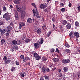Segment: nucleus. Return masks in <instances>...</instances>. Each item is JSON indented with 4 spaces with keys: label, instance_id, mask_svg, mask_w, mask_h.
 <instances>
[{
    "label": "nucleus",
    "instance_id": "f257e3e1",
    "mask_svg": "<svg viewBox=\"0 0 80 80\" xmlns=\"http://www.w3.org/2000/svg\"><path fill=\"white\" fill-rule=\"evenodd\" d=\"M11 28H12V27L11 26H8L5 29V32H7V33L6 34V37H8L10 35V33L11 32L10 29H11Z\"/></svg>",
    "mask_w": 80,
    "mask_h": 80
},
{
    "label": "nucleus",
    "instance_id": "f03ea898",
    "mask_svg": "<svg viewBox=\"0 0 80 80\" xmlns=\"http://www.w3.org/2000/svg\"><path fill=\"white\" fill-rule=\"evenodd\" d=\"M32 12L33 13V16H35L36 15V17H37L38 18H40V16L39 15V14H38V12L37 11H35L34 9H33L32 10Z\"/></svg>",
    "mask_w": 80,
    "mask_h": 80
},
{
    "label": "nucleus",
    "instance_id": "7ed1b4c3",
    "mask_svg": "<svg viewBox=\"0 0 80 80\" xmlns=\"http://www.w3.org/2000/svg\"><path fill=\"white\" fill-rule=\"evenodd\" d=\"M33 57L36 58V59L37 60H39L41 58L40 56H39L38 54L36 52L34 53Z\"/></svg>",
    "mask_w": 80,
    "mask_h": 80
},
{
    "label": "nucleus",
    "instance_id": "20e7f679",
    "mask_svg": "<svg viewBox=\"0 0 80 80\" xmlns=\"http://www.w3.org/2000/svg\"><path fill=\"white\" fill-rule=\"evenodd\" d=\"M47 3H45L44 5L43 4H41L40 6V8L42 9H44V8H47Z\"/></svg>",
    "mask_w": 80,
    "mask_h": 80
},
{
    "label": "nucleus",
    "instance_id": "39448f33",
    "mask_svg": "<svg viewBox=\"0 0 80 80\" xmlns=\"http://www.w3.org/2000/svg\"><path fill=\"white\" fill-rule=\"evenodd\" d=\"M58 78H62L63 79L64 78V76L62 74V73L61 72H59L58 74Z\"/></svg>",
    "mask_w": 80,
    "mask_h": 80
},
{
    "label": "nucleus",
    "instance_id": "423d86ee",
    "mask_svg": "<svg viewBox=\"0 0 80 80\" xmlns=\"http://www.w3.org/2000/svg\"><path fill=\"white\" fill-rule=\"evenodd\" d=\"M70 62V59H63L62 60V63L64 64H67V63H69V62Z\"/></svg>",
    "mask_w": 80,
    "mask_h": 80
},
{
    "label": "nucleus",
    "instance_id": "0eeeda50",
    "mask_svg": "<svg viewBox=\"0 0 80 80\" xmlns=\"http://www.w3.org/2000/svg\"><path fill=\"white\" fill-rule=\"evenodd\" d=\"M25 75H26V74L25 72H22L20 73V76L21 78H23Z\"/></svg>",
    "mask_w": 80,
    "mask_h": 80
},
{
    "label": "nucleus",
    "instance_id": "6e6552de",
    "mask_svg": "<svg viewBox=\"0 0 80 80\" xmlns=\"http://www.w3.org/2000/svg\"><path fill=\"white\" fill-rule=\"evenodd\" d=\"M19 28L20 30L22 28V27L23 26H25V23L23 22H20L19 23Z\"/></svg>",
    "mask_w": 80,
    "mask_h": 80
},
{
    "label": "nucleus",
    "instance_id": "1a4fd4ad",
    "mask_svg": "<svg viewBox=\"0 0 80 80\" xmlns=\"http://www.w3.org/2000/svg\"><path fill=\"white\" fill-rule=\"evenodd\" d=\"M40 45L37 42L35 43L34 44V45L35 48H36V49H37L39 48V45Z\"/></svg>",
    "mask_w": 80,
    "mask_h": 80
},
{
    "label": "nucleus",
    "instance_id": "9d476101",
    "mask_svg": "<svg viewBox=\"0 0 80 80\" xmlns=\"http://www.w3.org/2000/svg\"><path fill=\"white\" fill-rule=\"evenodd\" d=\"M39 44H42L43 43V38H41L39 39L38 41Z\"/></svg>",
    "mask_w": 80,
    "mask_h": 80
},
{
    "label": "nucleus",
    "instance_id": "9b49d317",
    "mask_svg": "<svg viewBox=\"0 0 80 80\" xmlns=\"http://www.w3.org/2000/svg\"><path fill=\"white\" fill-rule=\"evenodd\" d=\"M17 43V41L16 40H14L12 41V45L13 46V45H16V44Z\"/></svg>",
    "mask_w": 80,
    "mask_h": 80
},
{
    "label": "nucleus",
    "instance_id": "f8f14e48",
    "mask_svg": "<svg viewBox=\"0 0 80 80\" xmlns=\"http://www.w3.org/2000/svg\"><path fill=\"white\" fill-rule=\"evenodd\" d=\"M37 33L38 35H40L42 33V29H38L37 31Z\"/></svg>",
    "mask_w": 80,
    "mask_h": 80
},
{
    "label": "nucleus",
    "instance_id": "ddd939ff",
    "mask_svg": "<svg viewBox=\"0 0 80 80\" xmlns=\"http://www.w3.org/2000/svg\"><path fill=\"white\" fill-rule=\"evenodd\" d=\"M42 72L43 73H46L47 72V68H42Z\"/></svg>",
    "mask_w": 80,
    "mask_h": 80
},
{
    "label": "nucleus",
    "instance_id": "4468645a",
    "mask_svg": "<svg viewBox=\"0 0 80 80\" xmlns=\"http://www.w3.org/2000/svg\"><path fill=\"white\" fill-rule=\"evenodd\" d=\"M10 62H11V60L10 59H7V60L5 61L4 63L6 65H8V63Z\"/></svg>",
    "mask_w": 80,
    "mask_h": 80
},
{
    "label": "nucleus",
    "instance_id": "2eb2a0df",
    "mask_svg": "<svg viewBox=\"0 0 80 80\" xmlns=\"http://www.w3.org/2000/svg\"><path fill=\"white\" fill-rule=\"evenodd\" d=\"M27 22L28 23H32V19L31 18H28L27 19Z\"/></svg>",
    "mask_w": 80,
    "mask_h": 80
},
{
    "label": "nucleus",
    "instance_id": "dca6fc26",
    "mask_svg": "<svg viewBox=\"0 0 80 80\" xmlns=\"http://www.w3.org/2000/svg\"><path fill=\"white\" fill-rule=\"evenodd\" d=\"M13 49L14 50H18V47L17 45H14L12 46Z\"/></svg>",
    "mask_w": 80,
    "mask_h": 80
},
{
    "label": "nucleus",
    "instance_id": "f3484780",
    "mask_svg": "<svg viewBox=\"0 0 80 80\" xmlns=\"http://www.w3.org/2000/svg\"><path fill=\"white\" fill-rule=\"evenodd\" d=\"M28 60H30V58H28V57H26L24 58V59L23 60V62H27Z\"/></svg>",
    "mask_w": 80,
    "mask_h": 80
},
{
    "label": "nucleus",
    "instance_id": "a211bd4d",
    "mask_svg": "<svg viewBox=\"0 0 80 80\" xmlns=\"http://www.w3.org/2000/svg\"><path fill=\"white\" fill-rule=\"evenodd\" d=\"M74 36V35H73V32H71L69 33V36L70 38H73Z\"/></svg>",
    "mask_w": 80,
    "mask_h": 80
},
{
    "label": "nucleus",
    "instance_id": "6ab92c4d",
    "mask_svg": "<svg viewBox=\"0 0 80 80\" xmlns=\"http://www.w3.org/2000/svg\"><path fill=\"white\" fill-rule=\"evenodd\" d=\"M5 32V29L2 30L0 29V33L1 32V35H4Z\"/></svg>",
    "mask_w": 80,
    "mask_h": 80
},
{
    "label": "nucleus",
    "instance_id": "aec40b11",
    "mask_svg": "<svg viewBox=\"0 0 80 80\" xmlns=\"http://www.w3.org/2000/svg\"><path fill=\"white\" fill-rule=\"evenodd\" d=\"M74 35L76 38H78L79 37V34L78 32H75L74 33Z\"/></svg>",
    "mask_w": 80,
    "mask_h": 80
},
{
    "label": "nucleus",
    "instance_id": "412c9836",
    "mask_svg": "<svg viewBox=\"0 0 80 80\" xmlns=\"http://www.w3.org/2000/svg\"><path fill=\"white\" fill-rule=\"evenodd\" d=\"M15 18L17 20H18V13L16 12L15 13Z\"/></svg>",
    "mask_w": 80,
    "mask_h": 80
},
{
    "label": "nucleus",
    "instance_id": "4be33fe9",
    "mask_svg": "<svg viewBox=\"0 0 80 80\" xmlns=\"http://www.w3.org/2000/svg\"><path fill=\"white\" fill-rule=\"evenodd\" d=\"M53 60L55 62H58L59 61V59L58 58H54L53 59Z\"/></svg>",
    "mask_w": 80,
    "mask_h": 80
},
{
    "label": "nucleus",
    "instance_id": "5701e85b",
    "mask_svg": "<svg viewBox=\"0 0 80 80\" xmlns=\"http://www.w3.org/2000/svg\"><path fill=\"white\" fill-rule=\"evenodd\" d=\"M42 28L43 30H46L47 29V26L46 25L44 24L42 26Z\"/></svg>",
    "mask_w": 80,
    "mask_h": 80
},
{
    "label": "nucleus",
    "instance_id": "b1692460",
    "mask_svg": "<svg viewBox=\"0 0 80 80\" xmlns=\"http://www.w3.org/2000/svg\"><path fill=\"white\" fill-rule=\"evenodd\" d=\"M11 16L10 15H8V16L6 18H5V20H7V21H8V20H10V19Z\"/></svg>",
    "mask_w": 80,
    "mask_h": 80
},
{
    "label": "nucleus",
    "instance_id": "393cba45",
    "mask_svg": "<svg viewBox=\"0 0 80 80\" xmlns=\"http://www.w3.org/2000/svg\"><path fill=\"white\" fill-rule=\"evenodd\" d=\"M26 37V35L25 34H23V35L21 37V38L22 40H24Z\"/></svg>",
    "mask_w": 80,
    "mask_h": 80
},
{
    "label": "nucleus",
    "instance_id": "a878e982",
    "mask_svg": "<svg viewBox=\"0 0 80 80\" xmlns=\"http://www.w3.org/2000/svg\"><path fill=\"white\" fill-rule=\"evenodd\" d=\"M63 70L65 72H67V71H68V67H64L63 68Z\"/></svg>",
    "mask_w": 80,
    "mask_h": 80
},
{
    "label": "nucleus",
    "instance_id": "bb28decb",
    "mask_svg": "<svg viewBox=\"0 0 80 80\" xmlns=\"http://www.w3.org/2000/svg\"><path fill=\"white\" fill-rule=\"evenodd\" d=\"M49 10H50V8H46L44 10V11L47 13H48V12H49Z\"/></svg>",
    "mask_w": 80,
    "mask_h": 80
},
{
    "label": "nucleus",
    "instance_id": "cd10ccee",
    "mask_svg": "<svg viewBox=\"0 0 80 80\" xmlns=\"http://www.w3.org/2000/svg\"><path fill=\"white\" fill-rule=\"evenodd\" d=\"M8 13H6L3 15V18H6L8 16Z\"/></svg>",
    "mask_w": 80,
    "mask_h": 80
},
{
    "label": "nucleus",
    "instance_id": "c85d7f7f",
    "mask_svg": "<svg viewBox=\"0 0 80 80\" xmlns=\"http://www.w3.org/2000/svg\"><path fill=\"white\" fill-rule=\"evenodd\" d=\"M21 44V42L19 40H18L17 41V44L18 45H20Z\"/></svg>",
    "mask_w": 80,
    "mask_h": 80
},
{
    "label": "nucleus",
    "instance_id": "c756f323",
    "mask_svg": "<svg viewBox=\"0 0 80 80\" xmlns=\"http://www.w3.org/2000/svg\"><path fill=\"white\" fill-rule=\"evenodd\" d=\"M66 27L67 29H70L71 28V25L70 24H68Z\"/></svg>",
    "mask_w": 80,
    "mask_h": 80
},
{
    "label": "nucleus",
    "instance_id": "7c9ffc66",
    "mask_svg": "<svg viewBox=\"0 0 80 80\" xmlns=\"http://www.w3.org/2000/svg\"><path fill=\"white\" fill-rule=\"evenodd\" d=\"M42 61H44V62H45V61H46L47 60V59L46 57L42 58Z\"/></svg>",
    "mask_w": 80,
    "mask_h": 80
},
{
    "label": "nucleus",
    "instance_id": "2f4dec72",
    "mask_svg": "<svg viewBox=\"0 0 80 80\" xmlns=\"http://www.w3.org/2000/svg\"><path fill=\"white\" fill-rule=\"evenodd\" d=\"M67 23V21H66V20H63L62 22V24H63V25H66Z\"/></svg>",
    "mask_w": 80,
    "mask_h": 80
},
{
    "label": "nucleus",
    "instance_id": "473e14b6",
    "mask_svg": "<svg viewBox=\"0 0 80 80\" xmlns=\"http://www.w3.org/2000/svg\"><path fill=\"white\" fill-rule=\"evenodd\" d=\"M75 25L77 27H78L79 26V23H78V22L76 21L75 23Z\"/></svg>",
    "mask_w": 80,
    "mask_h": 80
},
{
    "label": "nucleus",
    "instance_id": "72a5a7b5",
    "mask_svg": "<svg viewBox=\"0 0 80 80\" xmlns=\"http://www.w3.org/2000/svg\"><path fill=\"white\" fill-rule=\"evenodd\" d=\"M8 58L6 56H5L3 58V60L4 61H6V60H7Z\"/></svg>",
    "mask_w": 80,
    "mask_h": 80
},
{
    "label": "nucleus",
    "instance_id": "f704fd0d",
    "mask_svg": "<svg viewBox=\"0 0 80 80\" xmlns=\"http://www.w3.org/2000/svg\"><path fill=\"white\" fill-rule=\"evenodd\" d=\"M65 52L67 53H70V50L69 49H66L65 50Z\"/></svg>",
    "mask_w": 80,
    "mask_h": 80
},
{
    "label": "nucleus",
    "instance_id": "c9c22d12",
    "mask_svg": "<svg viewBox=\"0 0 80 80\" xmlns=\"http://www.w3.org/2000/svg\"><path fill=\"white\" fill-rule=\"evenodd\" d=\"M14 2L15 3V4H19V3H20L19 2H18L16 0H15L14 1Z\"/></svg>",
    "mask_w": 80,
    "mask_h": 80
},
{
    "label": "nucleus",
    "instance_id": "e433bc0d",
    "mask_svg": "<svg viewBox=\"0 0 80 80\" xmlns=\"http://www.w3.org/2000/svg\"><path fill=\"white\" fill-rule=\"evenodd\" d=\"M25 42L26 43H28V42H30V40L28 38H26L25 40Z\"/></svg>",
    "mask_w": 80,
    "mask_h": 80
},
{
    "label": "nucleus",
    "instance_id": "4c0bfd02",
    "mask_svg": "<svg viewBox=\"0 0 80 80\" xmlns=\"http://www.w3.org/2000/svg\"><path fill=\"white\" fill-rule=\"evenodd\" d=\"M4 43H5V40L2 39L1 41V44H3Z\"/></svg>",
    "mask_w": 80,
    "mask_h": 80
},
{
    "label": "nucleus",
    "instance_id": "58836bf2",
    "mask_svg": "<svg viewBox=\"0 0 80 80\" xmlns=\"http://www.w3.org/2000/svg\"><path fill=\"white\" fill-rule=\"evenodd\" d=\"M31 5L32 6H33L34 8H36V5H35V4L34 3H32L31 4Z\"/></svg>",
    "mask_w": 80,
    "mask_h": 80
},
{
    "label": "nucleus",
    "instance_id": "ea45409f",
    "mask_svg": "<svg viewBox=\"0 0 80 80\" xmlns=\"http://www.w3.org/2000/svg\"><path fill=\"white\" fill-rule=\"evenodd\" d=\"M65 46L66 47H67L68 48L70 47V45H69V44L67 43H66Z\"/></svg>",
    "mask_w": 80,
    "mask_h": 80
},
{
    "label": "nucleus",
    "instance_id": "a19ab883",
    "mask_svg": "<svg viewBox=\"0 0 80 80\" xmlns=\"http://www.w3.org/2000/svg\"><path fill=\"white\" fill-rule=\"evenodd\" d=\"M4 22L3 21H0V25H3Z\"/></svg>",
    "mask_w": 80,
    "mask_h": 80
},
{
    "label": "nucleus",
    "instance_id": "79ce46f5",
    "mask_svg": "<svg viewBox=\"0 0 80 80\" xmlns=\"http://www.w3.org/2000/svg\"><path fill=\"white\" fill-rule=\"evenodd\" d=\"M22 9L23 10H25L26 9V6L23 5L22 7Z\"/></svg>",
    "mask_w": 80,
    "mask_h": 80
},
{
    "label": "nucleus",
    "instance_id": "37998d69",
    "mask_svg": "<svg viewBox=\"0 0 80 80\" xmlns=\"http://www.w3.org/2000/svg\"><path fill=\"white\" fill-rule=\"evenodd\" d=\"M61 11L62 12H64L65 11V8H63L61 9Z\"/></svg>",
    "mask_w": 80,
    "mask_h": 80
},
{
    "label": "nucleus",
    "instance_id": "c03bdc74",
    "mask_svg": "<svg viewBox=\"0 0 80 80\" xmlns=\"http://www.w3.org/2000/svg\"><path fill=\"white\" fill-rule=\"evenodd\" d=\"M54 51H55V49H54V48H52L51 49L50 52L52 53H53V52H54Z\"/></svg>",
    "mask_w": 80,
    "mask_h": 80
},
{
    "label": "nucleus",
    "instance_id": "a18cd8bd",
    "mask_svg": "<svg viewBox=\"0 0 80 80\" xmlns=\"http://www.w3.org/2000/svg\"><path fill=\"white\" fill-rule=\"evenodd\" d=\"M50 34H51V32H48L47 34V36L48 37H49L50 36Z\"/></svg>",
    "mask_w": 80,
    "mask_h": 80
},
{
    "label": "nucleus",
    "instance_id": "49530a36",
    "mask_svg": "<svg viewBox=\"0 0 80 80\" xmlns=\"http://www.w3.org/2000/svg\"><path fill=\"white\" fill-rule=\"evenodd\" d=\"M17 10L18 12H20V11H21V8H17Z\"/></svg>",
    "mask_w": 80,
    "mask_h": 80
},
{
    "label": "nucleus",
    "instance_id": "de8ad7c7",
    "mask_svg": "<svg viewBox=\"0 0 80 80\" xmlns=\"http://www.w3.org/2000/svg\"><path fill=\"white\" fill-rule=\"evenodd\" d=\"M56 52H57L58 53H60V50H58V48H57L56 50Z\"/></svg>",
    "mask_w": 80,
    "mask_h": 80
},
{
    "label": "nucleus",
    "instance_id": "09e8293b",
    "mask_svg": "<svg viewBox=\"0 0 80 80\" xmlns=\"http://www.w3.org/2000/svg\"><path fill=\"white\" fill-rule=\"evenodd\" d=\"M11 71L12 72H13L15 71V68H12V69H11Z\"/></svg>",
    "mask_w": 80,
    "mask_h": 80
},
{
    "label": "nucleus",
    "instance_id": "8fccbe9b",
    "mask_svg": "<svg viewBox=\"0 0 80 80\" xmlns=\"http://www.w3.org/2000/svg\"><path fill=\"white\" fill-rule=\"evenodd\" d=\"M46 72H50V69L48 68H46Z\"/></svg>",
    "mask_w": 80,
    "mask_h": 80
},
{
    "label": "nucleus",
    "instance_id": "3c124183",
    "mask_svg": "<svg viewBox=\"0 0 80 80\" xmlns=\"http://www.w3.org/2000/svg\"><path fill=\"white\" fill-rule=\"evenodd\" d=\"M20 58H21V59H24V56H23V55H21L20 56Z\"/></svg>",
    "mask_w": 80,
    "mask_h": 80
},
{
    "label": "nucleus",
    "instance_id": "603ef678",
    "mask_svg": "<svg viewBox=\"0 0 80 80\" xmlns=\"http://www.w3.org/2000/svg\"><path fill=\"white\" fill-rule=\"evenodd\" d=\"M60 7H64V4L61 3L60 4Z\"/></svg>",
    "mask_w": 80,
    "mask_h": 80
},
{
    "label": "nucleus",
    "instance_id": "864d4df0",
    "mask_svg": "<svg viewBox=\"0 0 80 80\" xmlns=\"http://www.w3.org/2000/svg\"><path fill=\"white\" fill-rule=\"evenodd\" d=\"M25 16V14H22L21 16V18L22 19H23V18H24V17Z\"/></svg>",
    "mask_w": 80,
    "mask_h": 80
},
{
    "label": "nucleus",
    "instance_id": "5fc2aeb1",
    "mask_svg": "<svg viewBox=\"0 0 80 80\" xmlns=\"http://www.w3.org/2000/svg\"><path fill=\"white\" fill-rule=\"evenodd\" d=\"M77 53H80V49H78L77 51Z\"/></svg>",
    "mask_w": 80,
    "mask_h": 80
},
{
    "label": "nucleus",
    "instance_id": "6e6d98bb",
    "mask_svg": "<svg viewBox=\"0 0 80 80\" xmlns=\"http://www.w3.org/2000/svg\"><path fill=\"white\" fill-rule=\"evenodd\" d=\"M3 10L4 12H6V7H4L3 8Z\"/></svg>",
    "mask_w": 80,
    "mask_h": 80
},
{
    "label": "nucleus",
    "instance_id": "4d7b16f0",
    "mask_svg": "<svg viewBox=\"0 0 80 80\" xmlns=\"http://www.w3.org/2000/svg\"><path fill=\"white\" fill-rule=\"evenodd\" d=\"M45 77V79H48V76H44Z\"/></svg>",
    "mask_w": 80,
    "mask_h": 80
},
{
    "label": "nucleus",
    "instance_id": "13d9d810",
    "mask_svg": "<svg viewBox=\"0 0 80 80\" xmlns=\"http://www.w3.org/2000/svg\"><path fill=\"white\" fill-rule=\"evenodd\" d=\"M53 27L54 29H55L56 28V27H55V25L54 23L53 24Z\"/></svg>",
    "mask_w": 80,
    "mask_h": 80
},
{
    "label": "nucleus",
    "instance_id": "bf43d9fd",
    "mask_svg": "<svg viewBox=\"0 0 80 80\" xmlns=\"http://www.w3.org/2000/svg\"><path fill=\"white\" fill-rule=\"evenodd\" d=\"M16 63L17 65H19V62H17V61L16 62Z\"/></svg>",
    "mask_w": 80,
    "mask_h": 80
},
{
    "label": "nucleus",
    "instance_id": "052dcab7",
    "mask_svg": "<svg viewBox=\"0 0 80 80\" xmlns=\"http://www.w3.org/2000/svg\"><path fill=\"white\" fill-rule=\"evenodd\" d=\"M78 11H80V6L77 7Z\"/></svg>",
    "mask_w": 80,
    "mask_h": 80
},
{
    "label": "nucleus",
    "instance_id": "680f3d73",
    "mask_svg": "<svg viewBox=\"0 0 80 80\" xmlns=\"http://www.w3.org/2000/svg\"><path fill=\"white\" fill-rule=\"evenodd\" d=\"M52 20L53 22H55V18H52Z\"/></svg>",
    "mask_w": 80,
    "mask_h": 80
},
{
    "label": "nucleus",
    "instance_id": "e2e57ef3",
    "mask_svg": "<svg viewBox=\"0 0 80 80\" xmlns=\"http://www.w3.org/2000/svg\"><path fill=\"white\" fill-rule=\"evenodd\" d=\"M39 21H36V24H39Z\"/></svg>",
    "mask_w": 80,
    "mask_h": 80
},
{
    "label": "nucleus",
    "instance_id": "0e129e2a",
    "mask_svg": "<svg viewBox=\"0 0 80 80\" xmlns=\"http://www.w3.org/2000/svg\"><path fill=\"white\" fill-rule=\"evenodd\" d=\"M69 7H72V3H69Z\"/></svg>",
    "mask_w": 80,
    "mask_h": 80
},
{
    "label": "nucleus",
    "instance_id": "69168bd1",
    "mask_svg": "<svg viewBox=\"0 0 80 80\" xmlns=\"http://www.w3.org/2000/svg\"><path fill=\"white\" fill-rule=\"evenodd\" d=\"M56 69V68H55V67H54V68H53L52 69V70L53 71H54V70H55Z\"/></svg>",
    "mask_w": 80,
    "mask_h": 80
},
{
    "label": "nucleus",
    "instance_id": "338daca9",
    "mask_svg": "<svg viewBox=\"0 0 80 80\" xmlns=\"http://www.w3.org/2000/svg\"><path fill=\"white\" fill-rule=\"evenodd\" d=\"M80 74H78V78H80Z\"/></svg>",
    "mask_w": 80,
    "mask_h": 80
},
{
    "label": "nucleus",
    "instance_id": "774afa93",
    "mask_svg": "<svg viewBox=\"0 0 80 80\" xmlns=\"http://www.w3.org/2000/svg\"><path fill=\"white\" fill-rule=\"evenodd\" d=\"M40 80H43V78L42 77L41 78Z\"/></svg>",
    "mask_w": 80,
    "mask_h": 80
}]
</instances>
